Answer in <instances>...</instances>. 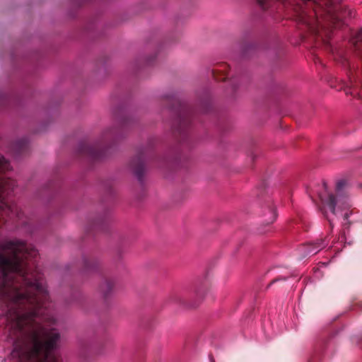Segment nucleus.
<instances>
[{"label":"nucleus","instance_id":"14","mask_svg":"<svg viewBox=\"0 0 362 362\" xmlns=\"http://www.w3.org/2000/svg\"><path fill=\"white\" fill-rule=\"evenodd\" d=\"M83 267L86 272H97L100 269V262L94 257H84Z\"/></svg>","mask_w":362,"mask_h":362},{"label":"nucleus","instance_id":"4","mask_svg":"<svg viewBox=\"0 0 362 362\" xmlns=\"http://www.w3.org/2000/svg\"><path fill=\"white\" fill-rule=\"evenodd\" d=\"M163 100L175 117L172 125L173 134L176 137L179 136L180 141H184L189 136L193 110L176 95H165Z\"/></svg>","mask_w":362,"mask_h":362},{"label":"nucleus","instance_id":"2","mask_svg":"<svg viewBox=\"0 0 362 362\" xmlns=\"http://www.w3.org/2000/svg\"><path fill=\"white\" fill-rule=\"evenodd\" d=\"M13 334L14 347L10 354L11 362H62L61 357L54 351L60 345V335L52 330L43 340L39 332H32L23 341L17 332Z\"/></svg>","mask_w":362,"mask_h":362},{"label":"nucleus","instance_id":"23","mask_svg":"<svg viewBox=\"0 0 362 362\" xmlns=\"http://www.w3.org/2000/svg\"><path fill=\"white\" fill-rule=\"evenodd\" d=\"M203 111H204V112H206V111H207V108H206V107H204V108H203Z\"/></svg>","mask_w":362,"mask_h":362},{"label":"nucleus","instance_id":"6","mask_svg":"<svg viewBox=\"0 0 362 362\" xmlns=\"http://www.w3.org/2000/svg\"><path fill=\"white\" fill-rule=\"evenodd\" d=\"M158 141V139L155 136L148 138L146 146L138 152V153L130 161V168L141 183L143 182L144 174L146 170V157L148 151H151L157 144Z\"/></svg>","mask_w":362,"mask_h":362},{"label":"nucleus","instance_id":"11","mask_svg":"<svg viewBox=\"0 0 362 362\" xmlns=\"http://www.w3.org/2000/svg\"><path fill=\"white\" fill-rule=\"evenodd\" d=\"M229 66L225 62H220L215 64L211 69L213 77L216 81H225L227 78V71Z\"/></svg>","mask_w":362,"mask_h":362},{"label":"nucleus","instance_id":"13","mask_svg":"<svg viewBox=\"0 0 362 362\" xmlns=\"http://www.w3.org/2000/svg\"><path fill=\"white\" fill-rule=\"evenodd\" d=\"M28 139L25 137L18 139L13 144V150L17 156H21L28 152Z\"/></svg>","mask_w":362,"mask_h":362},{"label":"nucleus","instance_id":"8","mask_svg":"<svg viewBox=\"0 0 362 362\" xmlns=\"http://www.w3.org/2000/svg\"><path fill=\"white\" fill-rule=\"evenodd\" d=\"M315 14L314 11L310 14L303 11L299 13L298 21L300 23L305 25L310 33L318 36L320 35V25L318 19L314 16Z\"/></svg>","mask_w":362,"mask_h":362},{"label":"nucleus","instance_id":"5","mask_svg":"<svg viewBox=\"0 0 362 362\" xmlns=\"http://www.w3.org/2000/svg\"><path fill=\"white\" fill-rule=\"evenodd\" d=\"M346 185L344 180L337 183L335 193L329 192L325 182H323L324 192H319L318 197L322 203L330 209V211L337 215L338 211L346 210L351 207L346 193L344 191Z\"/></svg>","mask_w":362,"mask_h":362},{"label":"nucleus","instance_id":"16","mask_svg":"<svg viewBox=\"0 0 362 362\" xmlns=\"http://www.w3.org/2000/svg\"><path fill=\"white\" fill-rule=\"evenodd\" d=\"M354 45L356 49H358V43L362 41V28H361L355 35L353 39Z\"/></svg>","mask_w":362,"mask_h":362},{"label":"nucleus","instance_id":"7","mask_svg":"<svg viewBox=\"0 0 362 362\" xmlns=\"http://www.w3.org/2000/svg\"><path fill=\"white\" fill-rule=\"evenodd\" d=\"M339 62L347 70V75L349 79V85H347L344 88L345 93L346 95L350 94L354 97H358L360 98L361 95L359 93V88L361 83L354 74V72L355 71L354 65L351 64L350 61L344 56L339 57Z\"/></svg>","mask_w":362,"mask_h":362},{"label":"nucleus","instance_id":"10","mask_svg":"<svg viewBox=\"0 0 362 362\" xmlns=\"http://www.w3.org/2000/svg\"><path fill=\"white\" fill-rule=\"evenodd\" d=\"M328 244L327 238L320 239L314 243H310L303 246L305 249V256L313 255L317 254L320 250L325 247Z\"/></svg>","mask_w":362,"mask_h":362},{"label":"nucleus","instance_id":"22","mask_svg":"<svg viewBox=\"0 0 362 362\" xmlns=\"http://www.w3.org/2000/svg\"><path fill=\"white\" fill-rule=\"evenodd\" d=\"M358 55H359L360 58L362 59V52H359Z\"/></svg>","mask_w":362,"mask_h":362},{"label":"nucleus","instance_id":"21","mask_svg":"<svg viewBox=\"0 0 362 362\" xmlns=\"http://www.w3.org/2000/svg\"><path fill=\"white\" fill-rule=\"evenodd\" d=\"M349 217V214L348 213H345L344 215V219H347Z\"/></svg>","mask_w":362,"mask_h":362},{"label":"nucleus","instance_id":"15","mask_svg":"<svg viewBox=\"0 0 362 362\" xmlns=\"http://www.w3.org/2000/svg\"><path fill=\"white\" fill-rule=\"evenodd\" d=\"M169 299L170 301L176 303H179V304H184V303H185L182 296L178 293H172L170 296Z\"/></svg>","mask_w":362,"mask_h":362},{"label":"nucleus","instance_id":"3","mask_svg":"<svg viewBox=\"0 0 362 362\" xmlns=\"http://www.w3.org/2000/svg\"><path fill=\"white\" fill-rule=\"evenodd\" d=\"M134 123L135 119L132 116L118 117L117 124L105 129L95 143H81L78 148V153L93 160L103 158L109 154L117 142L123 138L124 130L132 127Z\"/></svg>","mask_w":362,"mask_h":362},{"label":"nucleus","instance_id":"24","mask_svg":"<svg viewBox=\"0 0 362 362\" xmlns=\"http://www.w3.org/2000/svg\"><path fill=\"white\" fill-rule=\"evenodd\" d=\"M28 232L31 233V232H32V230H30V229H28Z\"/></svg>","mask_w":362,"mask_h":362},{"label":"nucleus","instance_id":"17","mask_svg":"<svg viewBox=\"0 0 362 362\" xmlns=\"http://www.w3.org/2000/svg\"><path fill=\"white\" fill-rule=\"evenodd\" d=\"M107 221V218L105 217H99L98 218L94 223H93V227L99 228L102 229V225L105 223Z\"/></svg>","mask_w":362,"mask_h":362},{"label":"nucleus","instance_id":"18","mask_svg":"<svg viewBox=\"0 0 362 362\" xmlns=\"http://www.w3.org/2000/svg\"><path fill=\"white\" fill-rule=\"evenodd\" d=\"M286 279V277H278V278H276L274 279V280H272L270 284H269V286H271L272 284H274V282H277L280 280H283V281H285Z\"/></svg>","mask_w":362,"mask_h":362},{"label":"nucleus","instance_id":"1","mask_svg":"<svg viewBox=\"0 0 362 362\" xmlns=\"http://www.w3.org/2000/svg\"><path fill=\"white\" fill-rule=\"evenodd\" d=\"M0 303L9 311L8 337L14 347L13 334L26 341L32 332L40 333L43 340L55 327L46 328L40 319L55 325L57 319L45 311L49 308V297L37 268L33 269L28 259H35L37 250L32 245L18 239L4 240L0 246Z\"/></svg>","mask_w":362,"mask_h":362},{"label":"nucleus","instance_id":"19","mask_svg":"<svg viewBox=\"0 0 362 362\" xmlns=\"http://www.w3.org/2000/svg\"><path fill=\"white\" fill-rule=\"evenodd\" d=\"M323 214H324V216H325V217L327 219V221H329L330 228H331V230H332V229H333V228H334V225H333V223H332V221H331L330 219H329V218H328V217H327V212H325H325H323Z\"/></svg>","mask_w":362,"mask_h":362},{"label":"nucleus","instance_id":"12","mask_svg":"<svg viewBox=\"0 0 362 362\" xmlns=\"http://www.w3.org/2000/svg\"><path fill=\"white\" fill-rule=\"evenodd\" d=\"M115 282L113 280L106 279L99 286V292L105 300L108 299L113 293Z\"/></svg>","mask_w":362,"mask_h":362},{"label":"nucleus","instance_id":"9","mask_svg":"<svg viewBox=\"0 0 362 362\" xmlns=\"http://www.w3.org/2000/svg\"><path fill=\"white\" fill-rule=\"evenodd\" d=\"M262 216L265 218L264 221L267 224L274 223L276 220L277 214L276 208L273 206L270 198H267L262 206Z\"/></svg>","mask_w":362,"mask_h":362},{"label":"nucleus","instance_id":"20","mask_svg":"<svg viewBox=\"0 0 362 362\" xmlns=\"http://www.w3.org/2000/svg\"><path fill=\"white\" fill-rule=\"evenodd\" d=\"M195 292L198 298H202V295L199 293L198 291H196Z\"/></svg>","mask_w":362,"mask_h":362}]
</instances>
